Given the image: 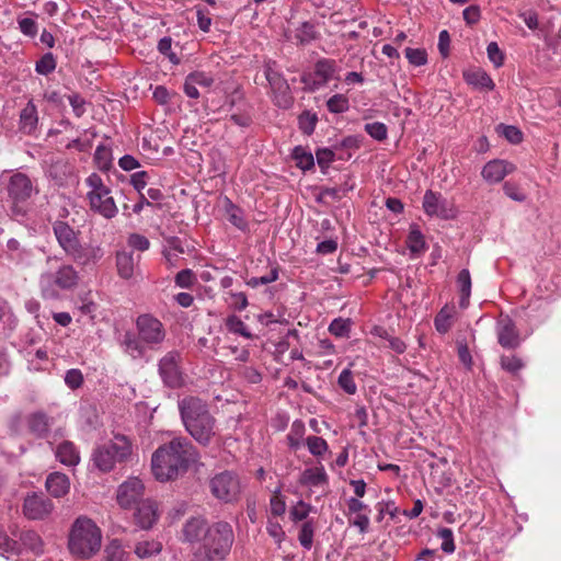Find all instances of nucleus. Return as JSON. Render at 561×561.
<instances>
[{
  "label": "nucleus",
  "mask_w": 561,
  "mask_h": 561,
  "mask_svg": "<svg viewBox=\"0 0 561 561\" xmlns=\"http://www.w3.org/2000/svg\"><path fill=\"white\" fill-rule=\"evenodd\" d=\"M226 327L231 333L239 334L245 339H253V334L247 329L243 321L236 314H231L226 319Z\"/></svg>",
  "instance_id": "ea45409f"
},
{
  "label": "nucleus",
  "mask_w": 561,
  "mask_h": 561,
  "mask_svg": "<svg viewBox=\"0 0 561 561\" xmlns=\"http://www.w3.org/2000/svg\"><path fill=\"white\" fill-rule=\"evenodd\" d=\"M172 38L169 36L162 37L158 43V50L167 56L173 65L180 64V58L172 51Z\"/></svg>",
  "instance_id": "bf43d9fd"
},
{
  "label": "nucleus",
  "mask_w": 561,
  "mask_h": 561,
  "mask_svg": "<svg viewBox=\"0 0 561 561\" xmlns=\"http://www.w3.org/2000/svg\"><path fill=\"white\" fill-rule=\"evenodd\" d=\"M499 129H501V134L511 144L517 145L523 141V133L516 126L501 124L499 125Z\"/></svg>",
  "instance_id": "864d4df0"
},
{
  "label": "nucleus",
  "mask_w": 561,
  "mask_h": 561,
  "mask_svg": "<svg viewBox=\"0 0 561 561\" xmlns=\"http://www.w3.org/2000/svg\"><path fill=\"white\" fill-rule=\"evenodd\" d=\"M407 245L413 254H420L425 250L426 243L424 236L417 225H412L410 227V232L407 238Z\"/></svg>",
  "instance_id": "2f4dec72"
},
{
  "label": "nucleus",
  "mask_w": 561,
  "mask_h": 561,
  "mask_svg": "<svg viewBox=\"0 0 561 561\" xmlns=\"http://www.w3.org/2000/svg\"><path fill=\"white\" fill-rule=\"evenodd\" d=\"M145 486L141 480L137 478L129 479L122 483L117 491V503L121 507L127 510L136 507L139 502L145 501L144 496Z\"/></svg>",
  "instance_id": "f3484780"
},
{
  "label": "nucleus",
  "mask_w": 561,
  "mask_h": 561,
  "mask_svg": "<svg viewBox=\"0 0 561 561\" xmlns=\"http://www.w3.org/2000/svg\"><path fill=\"white\" fill-rule=\"evenodd\" d=\"M351 319L336 318L329 325V332L336 337L348 336L351 332Z\"/></svg>",
  "instance_id": "37998d69"
},
{
  "label": "nucleus",
  "mask_w": 561,
  "mask_h": 561,
  "mask_svg": "<svg viewBox=\"0 0 561 561\" xmlns=\"http://www.w3.org/2000/svg\"><path fill=\"white\" fill-rule=\"evenodd\" d=\"M265 77L274 93L276 105L283 108H288L293 104V96L286 79L271 67L266 68Z\"/></svg>",
  "instance_id": "2eb2a0df"
},
{
  "label": "nucleus",
  "mask_w": 561,
  "mask_h": 561,
  "mask_svg": "<svg viewBox=\"0 0 561 561\" xmlns=\"http://www.w3.org/2000/svg\"><path fill=\"white\" fill-rule=\"evenodd\" d=\"M122 344L125 346L126 352L131 354L136 353L137 356H142L145 353V343L141 341L139 335L136 336L131 332H126L124 334Z\"/></svg>",
  "instance_id": "58836bf2"
},
{
  "label": "nucleus",
  "mask_w": 561,
  "mask_h": 561,
  "mask_svg": "<svg viewBox=\"0 0 561 561\" xmlns=\"http://www.w3.org/2000/svg\"><path fill=\"white\" fill-rule=\"evenodd\" d=\"M503 191L506 196H508L511 199L515 202H525L526 195L520 192L518 184L507 181L503 184Z\"/></svg>",
  "instance_id": "e2e57ef3"
},
{
  "label": "nucleus",
  "mask_w": 561,
  "mask_h": 561,
  "mask_svg": "<svg viewBox=\"0 0 561 561\" xmlns=\"http://www.w3.org/2000/svg\"><path fill=\"white\" fill-rule=\"evenodd\" d=\"M296 39L300 45H307L319 37L316 25L309 21L302 22L296 30Z\"/></svg>",
  "instance_id": "72a5a7b5"
},
{
  "label": "nucleus",
  "mask_w": 561,
  "mask_h": 561,
  "mask_svg": "<svg viewBox=\"0 0 561 561\" xmlns=\"http://www.w3.org/2000/svg\"><path fill=\"white\" fill-rule=\"evenodd\" d=\"M87 184L91 187L89 193H102L103 195H108L111 193L110 188L104 185L101 176L96 173H92L87 179Z\"/></svg>",
  "instance_id": "0e129e2a"
},
{
  "label": "nucleus",
  "mask_w": 561,
  "mask_h": 561,
  "mask_svg": "<svg viewBox=\"0 0 561 561\" xmlns=\"http://www.w3.org/2000/svg\"><path fill=\"white\" fill-rule=\"evenodd\" d=\"M65 382L72 390L80 388L83 383V375L81 370L75 368L69 369L66 373Z\"/></svg>",
  "instance_id": "69168bd1"
},
{
  "label": "nucleus",
  "mask_w": 561,
  "mask_h": 561,
  "mask_svg": "<svg viewBox=\"0 0 561 561\" xmlns=\"http://www.w3.org/2000/svg\"><path fill=\"white\" fill-rule=\"evenodd\" d=\"M78 279V273L71 265H62L55 274H44L41 278L43 297L55 299L58 294L54 285L61 289H71L77 286Z\"/></svg>",
  "instance_id": "6e6552de"
},
{
  "label": "nucleus",
  "mask_w": 561,
  "mask_h": 561,
  "mask_svg": "<svg viewBox=\"0 0 561 561\" xmlns=\"http://www.w3.org/2000/svg\"><path fill=\"white\" fill-rule=\"evenodd\" d=\"M53 417L44 411H35L26 416V425L31 435L37 439H43L50 433Z\"/></svg>",
  "instance_id": "aec40b11"
},
{
  "label": "nucleus",
  "mask_w": 561,
  "mask_h": 561,
  "mask_svg": "<svg viewBox=\"0 0 561 561\" xmlns=\"http://www.w3.org/2000/svg\"><path fill=\"white\" fill-rule=\"evenodd\" d=\"M211 494L221 502L232 503L241 493L239 477L232 471H222L211 478L209 482Z\"/></svg>",
  "instance_id": "1a4fd4ad"
},
{
  "label": "nucleus",
  "mask_w": 561,
  "mask_h": 561,
  "mask_svg": "<svg viewBox=\"0 0 561 561\" xmlns=\"http://www.w3.org/2000/svg\"><path fill=\"white\" fill-rule=\"evenodd\" d=\"M33 183L31 179L21 172L10 176L7 192L11 203L10 213L14 218H23L27 214V201L33 195Z\"/></svg>",
  "instance_id": "423d86ee"
},
{
  "label": "nucleus",
  "mask_w": 561,
  "mask_h": 561,
  "mask_svg": "<svg viewBox=\"0 0 561 561\" xmlns=\"http://www.w3.org/2000/svg\"><path fill=\"white\" fill-rule=\"evenodd\" d=\"M0 554L7 559L11 556H21L18 540L10 538L2 529H0Z\"/></svg>",
  "instance_id": "f704fd0d"
},
{
  "label": "nucleus",
  "mask_w": 561,
  "mask_h": 561,
  "mask_svg": "<svg viewBox=\"0 0 561 561\" xmlns=\"http://www.w3.org/2000/svg\"><path fill=\"white\" fill-rule=\"evenodd\" d=\"M486 53H488V57H489L490 61H492L496 68H499L503 65L504 55L495 42H491L488 45Z\"/></svg>",
  "instance_id": "338daca9"
},
{
  "label": "nucleus",
  "mask_w": 561,
  "mask_h": 561,
  "mask_svg": "<svg viewBox=\"0 0 561 561\" xmlns=\"http://www.w3.org/2000/svg\"><path fill=\"white\" fill-rule=\"evenodd\" d=\"M140 255L134 256V252H117L116 266L118 275L124 279H129L134 275L136 264L139 262Z\"/></svg>",
  "instance_id": "a878e982"
},
{
  "label": "nucleus",
  "mask_w": 561,
  "mask_h": 561,
  "mask_svg": "<svg viewBox=\"0 0 561 561\" xmlns=\"http://www.w3.org/2000/svg\"><path fill=\"white\" fill-rule=\"evenodd\" d=\"M53 502L43 493L27 494L23 502V514L31 520H41L51 514Z\"/></svg>",
  "instance_id": "ddd939ff"
},
{
  "label": "nucleus",
  "mask_w": 561,
  "mask_h": 561,
  "mask_svg": "<svg viewBox=\"0 0 561 561\" xmlns=\"http://www.w3.org/2000/svg\"><path fill=\"white\" fill-rule=\"evenodd\" d=\"M130 456V439L123 434H116L112 440L93 449L91 460L100 471L108 472L114 469L116 463L125 462Z\"/></svg>",
  "instance_id": "39448f33"
},
{
  "label": "nucleus",
  "mask_w": 561,
  "mask_h": 561,
  "mask_svg": "<svg viewBox=\"0 0 561 561\" xmlns=\"http://www.w3.org/2000/svg\"><path fill=\"white\" fill-rule=\"evenodd\" d=\"M309 453L313 456H322L328 450V443L320 436H309L306 439Z\"/></svg>",
  "instance_id": "09e8293b"
},
{
  "label": "nucleus",
  "mask_w": 561,
  "mask_h": 561,
  "mask_svg": "<svg viewBox=\"0 0 561 561\" xmlns=\"http://www.w3.org/2000/svg\"><path fill=\"white\" fill-rule=\"evenodd\" d=\"M334 157L335 154L333 150L329 148H319L316 151L318 165L320 167L323 173H327V170L329 169L331 162L334 160Z\"/></svg>",
  "instance_id": "6e6d98bb"
},
{
  "label": "nucleus",
  "mask_w": 561,
  "mask_h": 561,
  "mask_svg": "<svg viewBox=\"0 0 561 561\" xmlns=\"http://www.w3.org/2000/svg\"><path fill=\"white\" fill-rule=\"evenodd\" d=\"M174 282L181 288H191L197 282V278L191 268H185L175 275Z\"/></svg>",
  "instance_id": "8fccbe9b"
},
{
  "label": "nucleus",
  "mask_w": 561,
  "mask_h": 561,
  "mask_svg": "<svg viewBox=\"0 0 561 561\" xmlns=\"http://www.w3.org/2000/svg\"><path fill=\"white\" fill-rule=\"evenodd\" d=\"M158 519L159 513L156 501L146 499L135 507L134 522L140 529H151Z\"/></svg>",
  "instance_id": "a211bd4d"
},
{
  "label": "nucleus",
  "mask_w": 561,
  "mask_h": 561,
  "mask_svg": "<svg viewBox=\"0 0 561 561\" xmlns=\"http://www.w3.org/2000/svg\"><path fill=\"white\" fill-rule=\"evenodd\" d=\"M209 526L210 524L204 516H191L182 526L180 540L184 543L199 545L209 530Z\"/></svg>",
  "instance_id": "dca6fc26"
},
{
  "label": "nucleus",
  "mask_w": 561,
  "mask_h": 561,
  "mask_svg": "<svg viewBox=\"0 0 561 561\" xmlns=\"http://www.w3.org/2000/svg\"><path fill=\"white\" fill-rule=\"evenodd\" d=\"M516 170L515 164L506 160L489 161L482 169V178L490 184L500 183L506 175Z\"/></svg>",
  "instance_id": "6ab92c4d"
},
{
  "label": "nucleus",
  "mask_w": 561,
  "mask_h": 561,
  "mask_svg": "<svg viewBox=\"0 0 561 561\" xmlns=\"http://www.w3.org/2000/svg\"><path fill=\"white\" fill-rule=\"evenodd\" d=\"M112 150L105 145H99L95 149L94 161L101 171H107L112 167Z\"/></svg>",
  "instance_id": "4c0bfd02"
},
{
  "label": "nucleus",
  "mask_w": 561,
  "mask_h": 561,
  "mask_svg": "<svg viewBox=\"0 0 561 561\" xmlns=\"http://www.w3.org/2000/svg\"><path fill=\"white\" fill-rule=\"evenodd\" d=\"M332 79L340 80L337 62L334 59L321 58L314 64L312 73L302 75L301 82L307 84L310 91H314Z\"/></svg>",
  "instance_id": "9b49d317"
},
{
  "label": "nucleus",
  "mask_w": 561,
  "mask_h": 561,
  "mask_svg": "<svg viewBox=\"0 0 561 561\" xmlns=\"http://www.w3.org/2000/svg\"><path fill=\"white\" fill-rule=\"evenodd\" d=\"M457 285L460 291L459 306L460 308H467L469 305V298L471 295V276L467 268L459 272L457 276Z\"/></svg>",
  "instance_id": "c85d7f7f"
},
{
  "label": "nucleus",
  "mask_w": 561,
  "mask_h": 561,
  "mask_svg": "<svg viewBox=\"0 0 561 561\" xmlns=\"http://www.w3.org/2000/svg\"><path fill=\"white\" fill-rule=\"evenodd\" d=\"M318 123V116L316 113H311L310 111H304L298 116V125L299 129L302 134L310 136L316 128V125Z\"/></svg>",
  "instance_id": "a19ab883"
},
{
  "label": "nucleus",
  "mask_w": 561,
  "mask_h": 561,
  "mask_svg": "<svg viewBox=\"0 0 561 561\" xmlns=\"http://www.w3.org/2000/svg\"><path fill=\"white\" fill-rule=\"evenodd\" d=\"M234 543L232 525L218 520L209 526L202 542L193 547L190 561H224L228 558Z\"/></svg>",
  "instance_id": "7ed1b4c3"
},
{
  "label": "nucleus",
  "mask_w": 561,
  "mask_h": 561,
  "mask_svg": "<svg viewBox=\"0 0 561 561\" xmlns=\"http://www.w3.org/2000/svg\"><path fill=\"white\" fill-rule=\"evenodd\" d=\"M106 561H123L124 551L118 540H112L104 549Z\"/></svg>",
  "instance_id": "4d7b16f0"
},
{
  "label": "nucleus",
  "mask_w": 561,
  "mask_h": 561,
  "mask_svg": "<svg viewBox=\"0 0 561 561\" xmlns=\"http://www.w3.org/2000/svg\"><path fill=\"white\" fill-rule=\"evenodd\" d=\"M56 458L65 466L73 467L80 461L79 450L70 440L61 442L55 451Z\"/></svg>",
  "instance_id": "bb28decb"
},
{
  "label": "nucleus",
  "mask_w": 561,
  "mask_h": 561,
  "mask_svg": "<svg viewBox=\"0 0 561 561\" xmlns=\"http://www.w3.org/2000/svg\"><path fill=\"white\" fill-rule=\"evenodd\" d=\"M12 535L18 538L21 554L23 552H32L35 556H39L44 552V541L35 530L23 529L19 533L13 531Z\"/></svg>",
  "instance_id": "5701e85b"
},
{
  "label": "nucleus",
  "mask_w": 561,
  "mask_h": 561,
  "mask_svg": "<svg viewBox=\"0 0 561 561\" xmlns=\"http://www.w3.org/2000/svg\"><path fill=\"white\" fill-rule=\"evenodd\" d=\"M310 511V505L304 501H299L291 510L290 517L294 522L304 520L307 518Z\"/></svg>",
  "instance_id": "774afa93"
},
{
  "label": "nucleus",
  "mask_w": 561,
  "mask_h": 561,
  "mask_svg": "<svg viewBox=\"0 0 561 561\" xmlns=\"http://www.w3.org/2000/svg\"><path fill=\"white\" fill-rule=\"evenodd\" d=\"M101 542V529L91 518L80 516L73 522L68 539V547L73 556L89 559L99 552Z\"/></svg>",
  "instance_id": "20e7f679"
},
{
  "label": "nucleus",
  "mask_w": 561,
  "mask_h": 561,
  "mask_svg": "<svg viewBox=\"0 0 561 561\" xmlns=\"http://www.w3.org/2000/svg\"><path fill=\"white\" fill-rule=\"evenodd\" d=\"M45 486L51 496L59 499L69 492L70 481L65 473L56 471L48 474Z\"/></svg>",
  "instance_id": "b1692460"
},
{
  "label": "nucleus",
  "mask_w": 561,
  "mask_h": 561,
  "mask_svg": "<svg viewBox=\"0 0 561 561\" xmlns=\"http://www.w3.org/2000/svg\"><path fill=\"white\" fill-rule=\"evenodd\" d=\"M225 210L231 225L242 231L248 228V222L243 217L242 209L234 205L229 198H226Z\"/></svg>",
  "instance_id": "7c9ffc66"
},
{
  "label": "nucleus",
  "mask_w": 561,
  "mask_h": 561,
  "mask_svg": "<svg viewBox=\"0 0 561 561\" xmlns=\"http://www.w3.org/2000/svg\"><path fill=\"white\" fill-rule=\"evenodd\" d=\"M437 536L443 540L442 550L446 553H453L456 549L453 530L446 527L439 528Z\"/></svg>",
  "instance_id": "603ef678"
},
{
  "label": "nucleus",
  "mask_w": 561,
  "mask_h": 561,
  "mask_svg": "<svg viewBox=\"0 0 561 561\" xmlns=\"http://www.w3.org/2000/svg\"><path fill=\"white\" fill-rule=\"evenodd\" d=\"M327 107L330 113L341 114L350 108V101L344 94H334L327 101Z\"/></svg>",
  "instance_id": "79ce46f5"
},
{
  "label": "nucleus",
  "mask_w": 561,
  "mask_h": 561,
  "mask_svg": "<svg viewBox=\"0 0 561 561\" xmlns=\"http://www.w3.org/2000/svg\"><path fill=\"white\" fill-rule=\"evenodd\" d=\"M198 459L194 445L185 437H175L161 445L151 457V471L160 482L178 479Z\"/></svg>",
  "instance_id": "f257e3e1"
},
{
  "label": "nucleus",
  "mask_w": 561,
  "mask_h": 561,
  "mask_svg": "<svg viewBox=\"0 0 561 561\" xmlns=\"http://www.w3.org/2000/svg\"><path fill=\"white\" fill-rule=\"evenodd\" d=\"M89 205L91 210L100 214L106 219H112L116 216L118 209L112 196L103 195L102 193H88Z\"/></svg>",
  "instance_id": "4be33fe9"
},
{
  "label": "nucleus",
  "mask_w": 561,
  "mask_h": 561,
  "mask_svg": "<svg viewBox=\"0 0 561 561\" xmlns=\"http://www.w3.org/2000/svg\"><path fill=\"white\" fill-rule=\"evenodd\" d=\"M463 79L469 85L478 90L492 91L495 88L494 81L483 69L465 71Z\"/></svg>",
  "instance_id": "393cba45"
},
{
  "label": "nucleus",
  "mask_w": 561,
  "mask_h": 561,
  "mask_svg": "<svg viewBox=\"0 0 561 561\" xmlns=\"http://www.w3.org/2000/svg\"><path fill=\"white\" fill-rule=\"evenodd\" d=\"M181 360L182 357L178 351L168 352L159 360V375L162 378L163 383L171 389H178L184 385L183 373L180 367Z\"/></svg>",
  "instance_id": "f8f14e48"
},
{
  "label": "nucleus",
  "mask_w": 561,
  "mask_h": 561,
  "mask_svg": "<svg viewBox=\"0 0 561 561\" xmlns=\"http://www.w3.org/2000/svg\"><path fill=\"white\" fill-rule=\"evenodd\" d=\"M314 526L311 520H307L301 525L298 540L305 549H310L313 542Z\"/></svg>",
  "instance_id": "a18cd8bd"
},
{
  "label": "nucleus",
  "mask_w": 561,
  "mask_h": 561,
  "mask_svg": "<svg viewBox=\"0 0 561 561\" xmlns=\"http://www.w3.org/2000/svg\"><path fill=\"white\" fill-rule=\"evenodd\" d=\"M190 81L194 82L196 85L203 88H209L214 84L215 79L211 75L206 73L204 71H194L188 73Z\"/></svg>",
  "instance_id": "680f3d73"
},
{
  "label": "nucleus",
  "mask_w": 561,
  "mask_h": 561,
  "mask_svg": "<svg viewBox=\"0 0 561 561\" xmlns=\"http://www.w3.org/2000/svg\"><path fill=\"white\" fill-rule=\"evenodd\" d=\"M424 211L430 216H437L443 219L451 217V209L448 208L447 201L440 194L431 190L426 191L423 197Z\"/></svg>",
  "instance_id": "412c9836"
},
{
  "label": "nucleus",
  "mask_w": 561,
  "mask_h": 561,
  "mask_svg": "<svg viewBox=\"0 0 561 561\" xmlns=\"http://www.w3.org/2000/svg\"><path fill=\"white\" fill-rule=\"evenodd\" d=\"M501 368L508 373L512 377L517 378L520 370L525 367L523 359L514 354L502 355L500 357Z\"/></svg>",
  "instance_id": "473e14b6"
},
{
  "label": "nucleus",
  "mask_w": 561,
  "mask_h": 561,
  "mask_svg": "<svg viewBox=\"0 0 561 561\" xmlns=\"http://www.w3.org/2000/svg\"><path fill=\"white\" fill-rule=\"evenodd\" d=\"M337 383L347 394H354L357 390L356 383L353 379V374L350 369L342 370L339 376Z\"/></svg>",
  "instance_id": "5fc2aeb1"
},
{
  "label": "nucleus",
  "mask_w": 561,
  "mask_h": 561,
  "mask_svg": "<svg viewBox=\"0 0 561 561\" xmlns=\"http://www.w3.org/2000/svg\"><path fill=\"white\" fill-rule=\"evenodd\" d=\"M55 237L62 250L79 264H88L92 255V250L83 247L78 238V233L62 220H56L53 224Z\"/></svg>",
  "instance_id": "0eeeda50"
},
{
  "label": "nucleus",
  "mask_w": 561,
  "mask_h": 561,
  "mask_svg": "<svg viewBox=\"0 0 561 561\" xmlns=\"http://www.w3.org/2000/svg\"><path fill=\"white\" fill-rule=\"evenodd\" d=\"M435 329L442 333H447L451 328L450 314L443 308L434 319Z\"/></svg>",
  "instance_id": "052dcab7"
},
{
  "label": "nucleus",
  "mask_w": 561,
  "mask_h": 561,
  "mask_svg": "<svg viewBox=\"0 0 561 561\" xmlns=\"http://www.w3.org/2000/svg\"><path fill=\"white\" fill-rule=\"evenodd\" d=\"M178 407L187 433L201 445H209L216 435V419L208 404L197 397L188 396L181 399Z\"/></svg>",
  "instance_id": "f03ea898"
},
{
  "label": "nucleus",
  "mask_w": 561,
  "mask_h": 561,
  "mask_svg": "<svg viewBox=\"0 0 561 561\" xmlns=\"http://www.w3.org/2000/svg\"><path fill=\"white\" fill-rule=\"evenodd\" d=\"M278 278V266L273 267L267 275L261 276V277H251L247 280V285L255 288L260 285H267L271 284Z\"/></svg>",
  "instance_id": "13d9d810"
},
{
  "label": "nucleus",
  "mask_w": 561,
  "mask_h": 561,
  "mask_svg": "<svg viewBox=\"0 0 561 561\" xmlns=\"http://www.w3.org/2000/svg\"><path fill=\"white\" fill-rule=\"evenodd\" d=\"M37 123V108L33 101H30L20 113V130L30 135L35 130Z\"/></svg>",
  "instance_id": "cd10ccee"
},
{
  "label": "nucleus",
  "mask_w": 561,
  "mask_h": 561,
  "mask_svg": "<svg viewBox=\"0 0 561 561\" xmlns=\"http://www.w3.org/2000/svg\"><path fill=\"white\" fill-rule=\"evenodd\" d=\"M162 549V546L158 541H144L139 542L135 548V553L139 558H149L154 554H158Z\"/></svg>",
  "instance_id": "c03bdc74"
},
{
  "label": "nucleus",
  "mask_w": 561,
  "mask_h": 561,
  "mask_svg": "<svg viewBox=\"0 0 561 561\" xmlns=\"http://www.w3.org/2000/svg\"><path fill=\"white\" fill-rule=\"evenodd\" d=\"M291 157L296 161L297 167L304 171L311 170L314 167L312 153L301 146H297L293 149Z\"/></svg>",
  "instance_id": "c9c22d12"
},
{
  "label": "nucleus",
  "mask_w": 561,
  "mask_h": 561,
  "mask_svg": "<svg viewBox=\"0 0 561 561\" xmlns=\"http://www.w3.org/2000/svg\"><path fill=\"white\" fill-rule=\"evenodd\" d=\"M299 481L301 484L318 486L328 483V474L323 467L308 468L304 470Z\"/></svg>",
  "instance_id": "c756f323"
},
{
  "label": "nucleus",
  "mask_w": 561,
  "mask_h": 561,
  "mask_svg": "<svg viewBox=\"0 0 561 561\" xmlns=\"http://www.w3.org/2000/svg\"><path fill=\"white\" fill-rule=\"evenodd\" d=\"M365 131L375 140L382 141L387 139L388 128L383 123L374 122L365 125Z\"/></svg>",
  "instance_id": "49530a36"
},
{
  "label": "nucleus",
  "mask_w": 561,
  "mask_h": 561,
  "mask_svg": "<svg viewBox=\"0 0 561 561\" xmlns=\"http://www.w3.org/2000/svg\"><path fill=\"white\" fill-rule=\"evenodd\" d=\"M305 431H306V428H305V424L302 421L296 420L293 422L290 431L287 435L288 446L291 449L296 450L300 447L301 439L305 435Z\"/></svg>",
  "instance_id": "e433bc0d"
},
{
  "label": "nucleus",
  "mask_w": 561,
  "mask_h": 561,
  "mask_svg": "<svg viewBox=\"0 0 561 561\" xmlns=\"http://www.w3.org/2000/svg\"><path fill=\"white\" fill-rule=\"evenodd\" d=\"M56 68V60L51 53H46L35 65L37 73L47 76L51 73Z\"/></svg>",
  "instance_id": "de8ad7c7"
},
{
  "label": "nucleus",
  "mask_w": 561,
  "mask_h": 561,
  "mask_svg": "<svg viewBox=\"0 0 561 561\" xmlns=\"http://www.w3.org/2000/svg\"><path fill=\"white\" fill-rule=\"evenodd\" d=\"M136 328L141 341L151 350L159 348L167 335L162 322L150 313L138 316Z\"/></svg>",
  "instance_id": "9d476101"
},
{
  "label": "nucleus",
  "mask_w": 561,
  "mask_h": 561,
  "mask_svg": "<svg viewBox=\"0 0 561 561\" xmlns=\"http://www.w3.org/2000/svg\"><path fill=\"white\" fill-rule=\"evenodd\" d=\"M405 57L413 66L420 67L427 62V53L423 48H405Z\"/></svg>",
  "instance_id": "3c124183"
},
{
  "label": "nucleus",
  "mask_w": 561,
  "mask_h": 561,
  "mask_svg": "<svg viewBox=\"0 0 561 561\" xmlns=\"http://www.w3.org/2000/svg\"><path fill=\"white\" fill-rule=\"evenodd\" d=\"M497 343L505 350H516L522 344L520 333L508 316H501L496 322Z\"/></svg>",
  "instance_id": "4468645a"
}]
</instances>
